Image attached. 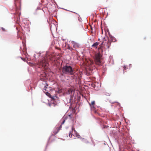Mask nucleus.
I'll use <instances>...</instances> for the list:
<instances>
[{
    "label": "nucleus",
    "instance_id": "12",
    "mask_svg": "<svg viewBox=\"0 0 151 151\" xmlns=\"http://www.w3.org/2000/svg\"><path fill=\"white\" fill-rule=\"evenodd\" d=\"M46 95L47 96H49V97H50L52 98L53 97L52 95H51L50 93H49L48 92H46Z\"/></svg>",
    "mask_w": 151,
    "mask_h": 151
},
{
    "label": "nucleus",
    "instance_id": "4",
    "mask_svg": "<svg viewBox=\"0 0 151 151\" xmlns=\"http://www.w3.org/2000/svg\"><path fill=\"white\" fill-rule=\"evenodd\" d=\"M62 71L63 73L65 74H70L72 75L74 74L73 70V68L70 66L66 65L62 68Z\"/></svg>",
    "mask_w": 151,
    "mask_h": 151
},
{
    "label": "nucleus",
    "instance_id": "15",
    "mask_svg": "<svg viewBox=\"0 0 151 151\" xmlns=\"http://www.w3.org/2000/svg\"><path fill=\"white\" fill-rule=\"evenodd\" d=\"M110 94H111L110 93L106 92L105 94L107 96H109L110 95Z\"/></svg>",
    "mask_w": 151,
    "mask_h": 151
},
{
    "label": "nucleus",
    "instance_id": "3",
    "mask_svg": "<svg viewBox=\"0 0 151 151\" xmlns=\"http://www.w3.org/2000/svg\"><path fill=\"white\" fill-rule=\"evenodd\" d=\"M47 59L46 57L43 58L42 60H40L38 62V65L40 68L43 67L45 69H47V66L49 65L48 63L47 60L49 59L50 60H53L52 58L50 56L47 57Z\"/></svg>",
    "mask_w": 151,
    "mask_h": 151
},
{
    "label": "nucleus",
    "instance_id": "13",
    "mask_svg": "<svg viewBox=\"0 0 151 151\" xmlns=\"http://www.w3.org/2000/svg\"><path fill=\"white\" fill-rule=\"evenodd\" d=\"M67 48L69 50H72L73 49V48L70 47L68 45Z\"/></svg>",
    "mask_w": 151,
    "mask_h": 151
},
{
    "label": "nucleus",
    "instance_id": "10",
    "mask_svg": "<svg viewBox=\"0 0 151 151\" xmlns=\"http://www.w3.org/2000/svg\"><path fill=\"white\" fill-rule=\"evenodd\" d=\"M111 40L112 42H114L116 41V40L115 38L112 36L110 35Z\"/></svg>",
    "mask_w": 151,
    "mask_h": 151
},
{
    "label": "nucleus",
    "instance_id": "18",
    "mask_svg": "<svg viewBox=\"0 0 151 151\" xmlns=\"http://www.w3.org/2000/svg\"><path fill=\"white\" fill-rule=\"evenodd\" d=\"M72 130H74L75 131V129H74V128H73V127L72 128Z\"/></svg>",
    "mask_w": 151,
    "mask_h": 151
},
{
    "label": "nucleus",
    "instance_id": "17",
    "mask_svg": "<svg viewBox=\"0 0 151 151\" xmlns=\"http://www.w3.org/2000/svg\"><path fill=\"white\" fill-rule=\"evenodd\" d=\"M65 122V120H63V122H62L61 124H63Z\"/></svg>",
    "mask_w": 151,
    "mask_h": 151
},
{
    "label": "nucleus",
    "instance_id": "1",
    "mask_svg": "<svg viewBox=\"0 0 151 151\" xmlns=\"http://www.w3.org/2000/svg\"><path fill=\"white\" fill-rule=\"evenodd\" d=\"M77 17V16L72 15L69 19V22L74 28L79 29L83 28V26L82 22L80 19H78Z\"/></svg>",
    "mask_w": 151,
    "mask_h": 151
},
{
    "label": "nucleus",
    "instance_id": "19",
    "mask_svg": "<svg viewBox=\"0 0 151 151\" xmlns=\"http://www.w3.org/2000/svg\"><path fill=\"white\" fill-rule=\"evenodd\" d=\"M60 130V129H59V128H58V132L56 133H57V132L59 131V130Z\"/></svg>",
    "mask_w": 151,
    "mask_h": 151
},
{
    "label": "nucleus",
    "instance_id": "22",
    "mask_svg": "<svg viewBox=\"0 0 151 151\" xmlns=\"http://www.w3.org/2000/svg\"><path fill=\"white\" fill-rule=\"evenodd\" d=\"M61 125H60V128H61Z\"/></svg>",
    "mask_w": 151,
    "mask_h": 151
},
{
    "label": "nucleus",
    "instance_id": "16",
    "mask_svg": "<svg viewBox=\"0 0 151 151\" xmlns=\"http://www.w3.org/2000/svg\"><path fill=\"white\" fill-rule=\"evenodd\" d=\"M1 29H2V30L3 31H5V29L3 27H1Z\"/></svg>",
    "mask_w": 151,
    "mask_h": 151
},
{
    "label": "nucleus",
    "instance_id": "5",
    "mask_svg": "<svg viewBox=\"0 0 151 151\" xmlns=\"http://www.w3.org/2000/svg\"><path fill=\"white\" fill-rule=\"evenodd\" d=\"M52 98L53 100L52 101L51 105L55 106L60 102L59 100L56 96H53Z\"/></svg>",
    "mask_w": 151,
    "mask_h": 151
},
{
    "label": "nucleus",
    "instance_id": "21",
    "mask_svg": "<svg viewBox=\"0 0 151 151\" xmlns=\"http://www.w3.org/2000/svg\"><path fill=\"white\" fill-rule=\"evenodd\" d=\"M45 88H47V87H46V86L45 87Z\"/></svg>",
    "mask_w": 151,
    "mask_h": 151
},
{
    "label": "nucleus",
    "instance_id": "9",
    "mask_svg": "<svg viewBox=\"0 0 151 151\" xmlns=\"http://www.w3.org/2000/svg\"><path fill=\"white\" fill-rule=\"evenodd\" d=\"M99 43L98 42H96L94 43L92 45V47L93 48H96L98 45L99 44Z\"/></svg>",
    "mask_w": 151,
    "mask_h": 151
},
{
    "label": "nucleus",
    "instance_id": "6",
    "mask_svg": "<svg viewBox=\"0 0 151 151\" xmlns=\"http://www.w3.org/2000/svg\"><path fill=\"white\" fill-rule=\"evenodd\" d=\"M89 104L91 107V109L92 110H94L95 108V101H92L91 103H89Z\"/></svg>",
    "mask_w": 151,
    "mask_h": 151
},
{
    "label": "nucleus",
    "instance_id": "20",
    "mask_svg": "<svg viewBox=\"0 0 151 151\" xmlns=\"http://www.w3.org/2000/svg\"><path fill=\"white\" fill-rule=\"evenodd\" d=\"M109 46L108 45V48H109Z\"/></svg>",
    "mask_w": 151,
    "mask_h": 151
},
{
    "label": "nucleus",
    "instance_id": "14",
    "mask_svg": "<svg viewBox=\"0 0 151 151\" xmlns=\"http://www.w3.org/2000/svg\"><path fill=\"white\" fill-rule=\"evenodd\" d=\"M69 136L70 138L72 137V133L71 132H70L69 133Z\"/></svg>",
    "mask_w": 151,
    "mask_h": 151
},
{
    "label": "nucleus",
    "instance_id": "7",
    "mask_svg": "<svg viewBox=\"0 0 151 151\" xmlns=\"http://www.w3.org/2000/svg\"><path fill=\"white\" fill-rule=\"evenodd\" d=\"M71 43L74 48L76 49L77 48H78L79 47V45L78 43H76L73 41H72Z\"/></svg>",
    "mask_w": 151,
    "mask_h": 151
},
{
    "label": "nucleus",
    "instance_id": "11",
    "mask_svg": "<svg viewBox=\"0 0 151 151\" xmlns=\"http://www.w3.org/2000/svg\"><path fill=\"white\" fill-rule=\"evenodd\" d=\"M73 91V89H70V88H69L68 89V93L70 94V93H71Z\"/></svg>",
    "mask_w": 151,
    "mask_h": 151
},
{
    "label": "nucleus",
    "instance_id": "2",
    "mask_svg": "<svg viewBox=\"0 0 151 151\" xmlns=\"http://www.w3.org/2000/svg\"><path fill=\"white\" fill-rule=\"evenodd\" d=\"M103 42H102L99 45L98 48V52L95 55V61L96 64L100 65L101 64V60L102 57V55L101 53L103 52L102 45Z\"/></svg>",
    "mask_w": 151,
    "mask_h": 151
},
{
    "label": "nucleus",
    "instance_id": "8",
    "mask_svg": "<svg viewBox=\"0 0 151 151\" xmlns=\"http://www.w3.org/2000/svg\"><path fill=\"white\" fill-rule=\"evenodd\" d=\"M75 115L74 114H70L68 115V117L70 119L72 120H73L74 119Z\"/></svg>",
    "mask_w": 151,
    "mask_h": 151
}]
</instances>
